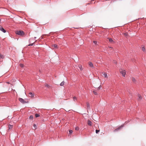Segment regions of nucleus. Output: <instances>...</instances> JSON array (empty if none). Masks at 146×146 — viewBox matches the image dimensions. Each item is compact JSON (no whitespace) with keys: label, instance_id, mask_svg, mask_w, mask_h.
<instances>
[{"label":"nucleus","instance_id":"1","mask_svg":"<svg viewBox=\"0 0 146 146\" xmlns=\"http://www.w3.org/2000/svg\"><path fill=\"white\" fill-rule=\"evenodd\" d=\"M15 33L17 35L20 36H23L25 34L24 32L22 31H17Z\"/></svg>","mask_w":146,"mask_h":146},{"label":"nucleus","instance_id":"2","mask_svg":"<svg viewBox=\"0 0 146 146\" xmlns=\"http://www.w3.org/2000/svg\"><path fill=\"white\" fill-rule=\"evenodd\" d=\"M19 100L20 102L23 104H24L28 102L25 101L23 99L21 98H19Z\"/></svg>","mask_w":146,"mask_h":146},{"label":"nucleus","instance_id":"3","mask_svg":"<svg viewBox=\"0 0 146 146\" xmlns=\"http://www.w3.org/2000/svg\"><path fill=\"white\" fill-rule=\"evenodd\" d=\"M123 127V125H121L119 127L117 128V129H115L114 130V132H115L117 131H118L120 130L121 129V128L122 127Z\"/></svg>","mask_w":146,"mask_h":146},{"label":"nucleus","instance_id":"4","mask_svg":"<svg viewBox=\"0 0 146 146\" xmlns=\"http://www.w3.org/2000/svg\"><path fill=\"white\" fill-rule=\"evenodd\" d=\"M120 73L122 74V76H124V77L125 76V75L126 74V72H125V70H124L121 71H120Z\"/></svg>","mask_w":146,"mask_h":146},{"label":"nucleus","instance_id":"5","mask_svg":"<svg viewBox=\"0 0 146 146\" xmlns=\"http://www.w3.org/2000/svg\"><path fill=\"white\" fill-rule=\"evenodd\" d=\"M29 96L31 98H33L34 96V94L31 92H30L29 93Z\"/></svg>","mask_w":146,"mask_h":146},{"label":"nucleus","instance_id":"6","mask_svg":"<svg viewBox=\"0 0 146 146\" xmlns=\"http://www.w3.org/2000/svg\"><path fill=\"white\" fill-rule=\"evenodd\" d=\"M0 30L1 31L4 33H5L6 32V30L2 27H0Z\"/></svg>","mask_w":146,"mask_h":146},{"label":"nucleus","instance_id":"7","mask_svg":"<svg viewBox=\"0 0 146 146\" xmlns=\"http://www.w3.org/2000/svg\"><path fill=\"white\" fill-rule=\"evenodd\" d=\"M88 124L89 126H91L92 125V121L90 120H88Z\"/></svg>","mask_w":146,"mask_h":146},{"label":"nucleus","instance_id":"8","mask_svg":"<svg viewBox=\"0 0 146 146\" xmlns=\"http://www.w3.org/2000/svg\"><path fill=\"white\" fill-rule=\"evenodd\" d=\"M86 104L87 109L88 110H90V104L88 102H87Z\"/></svg>","mask_w":146,"mask_h":146},{"label":"nucleus","instance_id":"9","mask_svg":"<svg viewBox=\"0 0 146 146\" xmlns=\"http://www.w3.org/2000/svg\"><path fill=\"white\" fill-rule=\"evenodd\" d=\"M102 74H103V76H104V77L107 78L108 77L106 73H105L104 72H103L102 73Z\"/></svg>","mask_w":146,"mask_h":146},{"label":"nucleus","instance_id":"10","mask_svg":"<svg viewBox=\"0 0 146 146\" xmlns=\"http://www.w3.org/2000/svg\"><path fill=\"white\" fill-rule=\"evenodd\" d=\"M89 65L90 67H93V64L92 62H90L89 63Z\"/></svg>","mask_w":146,"mask_h":146},{"label":"nucleus","instance_id":"11","mask_svg":"<svg viewBox=\"0 0 146 146\" xmlns=\"http://www.w3.org/2000/svg\"><path fill=\"white\" fill-rule=\"evenodd\" d=\"M13 126L12 125H9V126H8L9 129H12L13 127Z\"/></svg>","mask_w":146,"mask_h":146},{"label":"nucleus","instance_id":"12","mask_svg":"<svg viewBox=\"0 0 146 146\" xmlns=\"http://www.w3.org/2000/svg\"><path fill=\"white\" fill-rule=\"evenodd\" d=\"M64 81H62L60 84V86H63L64 85Z\"/></svg>","mask_w":146,"mask_h":146},{"label":"nucleus","instance_id":"13","mask_svg":"<svg viewBox=\"0 0 146 146\" xmlns=\"http://www.w3.org/2000/svg\"><path fill=\"white\" fill-rule=\"evenodd\" d=\"M138 100H141V99L142 97L140 95L138 94Z\"/></svg>","mask_w":146,"mask_h":146},{"label":"nucleus","instance_id":"14","mask_svg":"<svg viewBox=\"0 0 146 146\" xmlns=\"http://www.w3.org/2000/svg\"><path fill=\"white\" fill-rule=\"evenodd\" d=\"M35 116L36 117H37L40 116V115L38 113H36L35 114Z\"/></svg>","mask_w":146,"mask_h":146},{"label":"nucleus","instance_id":"15","mask_svg":"<svg viewBox=\"0 0 146 146\" xmlns=\"http://www.w3.org/2000/svg\"><path fill=\"white\" fill-rule=\"evenodd\" d=\"M109 41L110 42H111L113 41V40L111 38H109Z\"/></svg>","mask_w":146,"mask_h":146},{"label":"nucleus","instance_id":"16","mask_svg":"<svg viewBox=\"0 0 146 146\" xmlns=\"http://www.w3.org/2000/svg\"><path fill=\"white\" fill-rule=\"evenodd\" d=\"M33 118V115H31L30 116L29 118L30 119H32Z\"/></svg>","mask_w":146,"mask_h":146},{"label":"nucleus","instance_id":"17","mask_svg":"<svg viewBox=\"0 0 146 146\" xmlns=\"http://www.w3.org/2000/svg\"><path fill=\"white\" fill-rule=\"evenodd\" d=\"M20 66L22 68H23L24 66V65L22 64H20Z\"/></svg>","mask_w":146,"mask_h":146},{"label":"nucleus","instance_id":"18","mask_svg":"<svg viewBox=\"0 0 146 146\" xmlns=\"http://www.w3.org/2000/svg\"><path fill=\"white\" fill-rule=\"evenodd\" d=\"M93 92L94 94L95 95H97L98 94L95 91H93Z\"/></svg>","mask_w":146,"mask_h":146},{"label":"nucleus","instance_id":"19","mask_svg":"<svg viewBox=\"0 0 146 146\" xmlns=\"http://www.w3.org/2000/svg\"><path fill=\"white\" fill-rule=\"evenodd\" d=\"M142 50L144 52L145 51V48L144 46L142 47Z\"/></svg>","mask_w":146,"mask_h":146},{"label":"nucleus","instance_id":"20","mask_svg":"<svg viewBox=\"0 0 146 146\" xmlns=\"http://www.w3.org/2000/svg\"><path fill=\"white\" fill-rule=\"evenodd\" d=\"M33 126L34 128H35V129H36V126L35 124H34L33 125Z\"/></svg>","mask_w":146,"mask_h":146},{"label":"nucleus","instance_id":"21","mask_svg":"<svg viewBox=\"0 0 146 146\" xmlns=\"http://www.w3.org/2000/svg\"><path fill=\"white\" fill-rule=\"evenodd\" d=\"M3 57H4L3 56V55H1V54H0V58H3Z\"/></svg>","mask_w":146,"mask_h":146},{"label":"nucleus","instance_id":"22","mask_svg":"<svg viewBox=\"0 0 146 146\" xmlns=\"http://www.w3.org/2000/svg\"><path fill=\"white\" fill-rule=\"evenodd\" d=\"M69 133L71 134L72 133L73 131L72 130H69Z\"/></svg>","mask_w":146,"mask_h":146},{"label":"nucleus","instance_id":"23","mask_svg":"<svg viewBox=\"0 0 146 146\" xmlns=\"http://www.w3.org/2000/svg\"><path fill=\"white\" fill-rule=\"evenodd\" d=\"M73 99L74 101H75V100H77V98L76 97L74 96L73 97Z\"/></svg>","mask_w":146,"mask_h":146},{"label":"nucleus","instance_id":"24","mask_svg":"<svg viewBox=\"0 0 146 146\" xmlns=\"http://www.w3.org/2000/svg\"><path fill=\"white\" fill-rule=\"evenodd\" d=\"M75 130H78L79 129V128L78 127H75Z\"/></svg>","mask_w":146,"mask_h":146},{"label":"nucleus","instance_id":"25","mask_svg":"<svg viewBox=\"0 0 146 146\" xmlns=\"http://www.w3.org/2000/svg\"><path fill=\"white\" fill-rule=\"evenodd\" d=\"M100 131V130L96 129V133H98Z\"/></svg>","mask_w":146,"mask_h":146},{"label":"nucleus","instance_id":"26","mask_svg":"<svg viewBox=\"0 0 146 146\" xmlns=\"http://www.w3.org/2000/svg\"><path fill=\"white\" fill-rule=\"evenodd\" d=\"M34 43V42L33 43H31V44H29L28 45V46H32L33 45Z\"/></svg>","mask_w":146,"mask_h":146},{"label":"nucleus","instance_id":"27","mask_svg":"<svg viewBox=\"0 0 146 146\" xmlns=\"http://www.w3.org/2000/svg\"><path fill=\"white\" fill-rule=\"evenodd\" d=\"M132 80L134 82H135V79L133 77L132 78Z\"/></svg>","mask_w":146,"mask_h":146},{"label":"nucleus","instance_id":"28","mask_svg":"<svg viewBox=\"0 0 146 146\" xmlns=\"http://www.w3.org/2000/svg\"><path fill=\"white\" fill-rule=\"evenodd\" d=\"M54 47L55 48H57L58 47L57 45L56 44H54Z\"/></svg>","mask_w":146,"mask_h":146},{"label":"nucleus","instance_id":"29","mask_svg":"<svg viewBox=\"0 0 146 146\" xmlns=\"http://www.w3.org/2000/svg\"><path fill=\"white\" fill-rule=\"evenodd\" d=\"M79 68H80V70H82V66H79Z\"/></svg>","mask_w":146,"mask_h":146},{"label":"nucleus","instance_id":"30","mask_svg":"<svg viewBox=\"0 0 146 146\" xmlns=\"http://www.w3.org/2000/svg\"><path fill=\"white\" fill-rule=\"evenodd\" d=\"M45 86L47 88L49 87V86H48V84H45Z\"/></svg>","mask_w":146,"mask_h":146},{"label":"nucleus","instance_id":"31","mask_svg":"<svg viewBox=\"0 0 146 146\" xmlns=\"http://www.w3.org/2000/svg\"><path fill=\"white\" fill-rule=\"evenodd\" d=\"M93 43H94L95 44H96L97 43V42L96 41H93Z\"/></svg>","mask_w":146,"mask_h":146},{"label":"nucleus","instance_id":"32","mask_svg":"<svg viewBox=\"0 0 146 146\" xmlns=\"http://www.w3.org/2000/svg\"><path fill=\"white\" fill-rule=\"evenodd\" d=\"M124 35L125 36H128V34L127 33H124Z\"/></svg>","mask_w":146,"mask_h":146},{"label":"nucleus","instance_id":"33","mask_svg":"<svg viewBox=\"0 0 146 146\" xmlns=\"http://www.w3.org/2000/svg\"><path fill=\"white\" fill-rule=\"evenodd\" d=\"M101 86H100L99 87H98V90L100 89H101Z\"/></svg>","mask_w":146,"mask_h":146},{"label":"nucleus","instance_id":"34","mask_svg":"<svg viewBox=\"0 0 146 146\" xmlns=\"http://www.w3.org/2000/svg\"><path fill=\"white\" fill-rule=\"evenodd\" d=\"M114 63L115 64H116V62L115 61H114Z\"/></svg>","mask_w":146,"mask_h":146},{"label":"nucleus","instance_id":"35","mask_svg":"<svg viewBox=\"0 0 146 146\" xmlns=\"http://www.w3.org/2000/svg\"><path fill=\"white\" fill-rule=\"evenodd\" d=\"M36 38V37H35V38Z\"/></svg>","mask_w":146,"mask_h":146},{"label":"nucleus","instance_id":"36","mask_svg":"<svg viewBox=\"0 0 146 146\" xmlns=\"http://www.w3.org/2000/svg\"><path fill=\"white\" fill-rule=\"evenodd\" d=\"M31 40V39H30L29 40V41H30V40Z\"/></svg>","mask_w":146,"mask_h":146},{"label":"nucleus","instance_id":"37","mask_svg":"<svg viewBox=\"0 0 146 146\" xmlns=\"http://www.w3.org/2000/svg\"><path fill=\"white\" fill-rule=\"evenodd\" d=\"M127 111H128V110H127Z\"/></svg>","mask_w":146,"mask_h":146},{"label":"nucleus","instance_id":"38","mask_svg":"<svg viewBox=\"0 0 146 146\" xmlns=\"http://www.w3.org/2000/svg\"><path fill=\"white\" fill-rule=\"evenodd\" d=\"M1 19H0V22L1 21Z\"/></svg>","mask_w":146,"mask_h":146}]
</instances>
